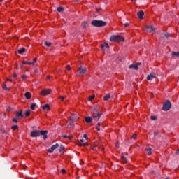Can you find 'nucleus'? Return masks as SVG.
Segmentation results:
<instances>
[{
    "instance_id": "obj_1",
    "label": "nucleus",
    "mask_w": 179,
    "mask_h": 179,
    "mask_svg": "<svg viewBox=\"0 0 179 179\" xmlns=\"http://www.w3.org/2000/svg\"><path fill=\"white\" fill-rule=\"evenodd\" d=\"M125 38L120 35H113L110 37V41L112 43H122Z\"/></svg>"
},
{
    "instance_id": "obj_2",
    "label": "nucleus",
    "mask_w": 179,
    "mask_h": 179,
    "mask_svg": "<svg viewBox=\"0 0 179 179\" xmlns=\"http://www.w3.org/2000/svg\"><path fill=\"white\" fill-rule=\"evenodd\" d=\"M48 131H39V130H34L31 132V138H37V136H40V135H44L47 134Z\"/></svg>"
},
{
    "instance_id": "obj_3",
    "label": "nucleus",
    "mask_w": 179,
    "mask_h": 179,
    "mask_svg": "<svg viewBox=\"0 0 179 179\" xmlns=\"http://www.w3.org/2000/svg\"><path fill=\"white\" fill-rule=\"evenodd\" d=\"M91 24L92 26H95V27H103L107 24L106 22L100 21V20H93Z\"/></svg>"
},
{
    "instance_id": "obj_4",
    "label": "nucleus",
    "mask_w": 179,
    "mask_h": 179,
    "mask_svg": "<svg viewBox=\"0 0 179 179\" xmlns=\"http://www.w3.org/2000/svg\"><path fill=\"white\" fill-rule=\"evenodd\" d=\"M70 120H71V122H69V124L67 125L68 128L71 127V125H73V122H76V121H78V120H79V117L76 115L72 114L70 116Z\"/></svg>"
},
{
    "instance_id": "obj_5",
    "label": "nucleus",
    "mask_w": 179,
    "mask_h": 179,
    "mask_svg": "<svg viewBox=\"0 0 179 179\" xmlns=\"http://www.w3.org/2000/svg\"><path fill=\"white\" fill-rule=\"evenodd\" d=\"M52 92V90L50 88H46L43 90L41 92H39L40 96H48L49 94H51V92Z\"/></svg>"
},
{
    "instance_id": "obj_6",
    "label": "nucleus",
    "mask_w": 179,
    "mask_h": 179,
    "mask_svg": "<svg viewBox=\"0 0 179 179\" xmlns=\"http://www.w3.org/2000/svg\"><path fill=\"white\" fill-rule=\"evenodd\" d=\"M170 108H171V103H170V101H165L162 107V110H164V111H169Z\"/></svg>"
},
{
    "instance_id": "obj_7",
    "label": "nucleus",
    "mask_w": 179,
    "mask_h": 179,
    "mask_svg": "<svg viewBox=\"0 0 179 179\" xmlns=\"http://www.w3.org/2000/svg\"><path fill=\"white\" fill-rule=\"evenodd\" d=\"M145 31L147 33H155V31H156V28L153 27L152 25H148L145 27Z\"/></svg>"
},
{
    "instance_id": "obj_8",
    "label": "nucleus",
    "mask_w": 179,
    "mask_h": 179,
    "mask_svg": "<svg viewBox=\"0 0 179 179\" xmlns=\"http://www.w3.org/2000/svg\"><path fill=\"white\" fill-rule=\"evenodd\" d=\"M91 148L92 150H99V149L102 151L104 150V147L97 145H91Z\"/></svg>"
},
{
    "instance_id": "obj_9",
    "label": "nucleus",
    "mask_w": 179,
    "mask_h": 179,
    "mask_svg": "<svg viewBox=\"0 0 179 179\" xmlns=\"http://www.w3.org/2000/svg\"><path fill=\"white\" fill-rule=\"evenodd\" d=\"M78 72H79L80 76H83V75H85V73H86V68L82 67V66L79 67Z\"/></svg>"
},
{
    "instance_id": "obj_10",
    "label": "nucleus",
    "mask_w": 179,
    "mask_h": 179,
    "mask_svg": "<svg viewBox=\"0 0 179 179\" xmlns=\"http://www.w3.org/2000/svg\"><path fill=\"white\" fill-rule=\"evenodd\" d=\"M141 65V63H137L136 64H131L129 66V69H134L135 71H138V68Z\"/></svg>"
},
{
    "instance_id": "obj_11",
    "label": "nucleus",
    "mask_w": 179,
    "mask_h": 179,
    "mask_svg": "<svg viewBox=\"0 0 179 179\" xmlns=\"http://www.w3.org/2000/svg\"><path fill=\"white\" fill-rule=\"evenodd\" d=\"M59 145H58V143H56L55 145H53L50 149L48 150V152L49 153H52V152H54V150H55V149H57V148Z\"/></svg>"
},
{
    "instance_id": "obj_12",
    "label": "nucleus",
    "mask_w": 179,
    "mask_h": 179,
    "mask_svg": "<svg viewBox=\"0 0 179 179\" xmlns=\"http://www.w3.org/2000/svg\"><path fill=\"white\" fill-rule=\"evenodd\" d=\"M101 48L103 51L106 50V48H110V45H108V43L105 42L101 45Z\"/></svg>"
},
{
    "instance_id": "obj_13",
    "label": "nucleus",
    "mask_w": 179,
    "mask_h": 179,
    "mask_svg": "<svg viewBox=\"0 0 179 179\" xmlns=\"http://www.w3.org/2000/svg\"><path fill=\"white\" fill-rule=\"evenodd\" d=\"M153 79H156V75L153 73H150L147 76V80H153Z\"/></svg>"
},
{
    "instance_id": "obj_14",
    "label": "nucleus",
    "mask_w": 179,
    "mask_h": 179,
    "mask_svg": "<svg viewBox=\"0 0 179 179\" xmlns=\"http://www.w3.org/2000/svg\"><path fill=\"white\" fill-rule=\"evenodd\" d=\"M50 105L48 103L42 106V110H43V111H50Z\"/></svg>"
},
{
    "instance_id": "obj_15",
    "label": "nucleus",
    "mask_w": 179,
    "mask_h": 179,
    "mask_svg": "<svg viewBox=\"0 0 179 179\" xmlns=\"http://www.w3.org/2000/svg\"><path fill=\"white\" fill-rule=\"evenodd\" d=\"M79 144H80V146H89V144L87 143V142H85V140L83 139H81L79 141Z\"/></svg>"
},
{
    "instance_id": "obj_16",
    "label": "nucleus",
    "mask_w": 179,
    "mask_h": 179,
    "mask_svg": "<svg viewBox=\"0 0 179 179\" xmlns=\"http://www.w3.org/2000/svg\"><path fill=\"white\" fill-rule=\"evenodd\" d=\"M145 15V13H143V11H139L137 14V16L138 17V19H143V16Z\"/></svg>"
},
{
    "instance_id": "obj_17",
    "label": "nucleus",
    "mask_w": 179,
    "mask_h": 179,
    "mask_svg": "<svg viewBox=\"0 0 179 179\" xmlns=\"http://www.w3.org/2000/svg\"><path fill=\"white\" fill-rule=\"evenodd\" d=\"M15 114L19 120H22L23 118V114L22 113V111H17Z\"/></svg>"
},
{
    "instance_id": "obj_18",
    "label": "nucleus",
    "mask_w": 179,
    "mask_h": 179,
    "mask_svg": "<svg viewBox=\"0 0 179 179\" xmlns=\"http://www.w3.org/2000/svg\"><path fill=\"white\" fill-rule=\"evenodd\" d=\"M24 97L25 99H27V100H29V99H31V93H30L29 92H27L24 94Z\"/></svg>"
},
{
    "instance_id": "obj_19",
    "label": "nucleus",
    "mask_w": 179,
    "mask_h": 179,
    "mask_svg": "<svg viewBox=\"0 0 179 179\" xmlns=\"http://www.w3.org/2000/svg\"><path fill=\"white\" fill-rule=\"evenodd\" d=\"M85 122H87V124H90V122H93V119H92L90 116H87L85 117Z\"/></svg>"
},
{
    "instance_id": "obj_20",
    "label": "nucleus",
    "mask_w": 179,
    "mask_h": 179,
    "mask_svg": "<svg viewBox=\"0 0 179 179\" xmlns=\"http://www.w3.org/2000/svg\"><path fill=\"white\" fill-rule=\"evenodd\" d=\"M145 152H146L147 155H148V156H150V155H152V148H146Z\"/></svg>"
},
{
    "instance_id": "obj_21",
    "label": "nucleus",
    "mask_w": 179,
    "mask_h": 179,
    "mask_svg": "<svg viewBox=\"0 0 179 179\" xmlns=\"http://www.w3.org/2000/svg\"><path fill=\"white\" fill-rule=\"evenodd\" d=\"M100 115H101L100 113H94L92 115L93 118H95L96 120H99L100 119Z\"/></svg>"
},
{
    "instance_id": "obj_22",
    "label": "nucleus",
    "mask_w": 179,
    "mask_h": 179,
    "mask_svg": "<svg viewBox=\"0 0 179 179\" xmlns=\"http://www.w3.org/2000/svg\"><path fill=\"white\" fill-rule=\"evenodd\" d=\"M3 89H4V90H10V87H6V83H3V86H2Z\"/></svg>"
},
{
    "instance_id": "obj_23",
    "label": "nucleus",
    "mask_w": 179,
    "mask_h": 179,
    "mask_svg": "<svg viewBox=\"0 0 179 179\" xmlns=\"http://www.w3.org/2000/svg\"><path fill=\"white\" fill-rule=\"evenodd\" d=\"M121 160L122 162V163H127V158H125V157H124V155L122 154V156H121Z\"/></svg>"
},
{
    "instance_id": "obj_24",
    "label": "nucleus",
    "mask_w": 179,
    "mask_h": 179,
    "mask_svg": "<svg viewBox=\"0 0 179 179\" xmlns=\"http://www.w3.org/2000/svg\"><path fill=\"white\" fill-rule=\"evenodd\" d=\"M24 51H26V50L24 48H22L18 50L17 52H18V54H23V52H24Z\"/></svg>"
},
{
    "instance_id": "obj_25",
    "label": "nucleus",
    "mask_w": 179,
    "mask_h": 179,
    "mask_svg": "<svg viewBox=\"0 0 179 179\" xmlns=\"http://www.w3.org/2000/svg\"><path fill=\"white\" fill-rule=\"evenodd\" d=\"M37 62V58H34L33 62H29V65H34Z\"/></svg>"
},
{
    "instance_id": "obj_26",
    "label": "nucleus",
    "mask_w": 179,
    "mask_h": 179,
    "mask_svg": "<svg viewBox=\"0 0 179 179\" xmlns=\"http://www.w3.org/2000/svg\"><path fill=\"white\" fill-rule=\"evenodd\" d=\"M110 94H108L107 95H106V96L103 97L104 101H107V100H108V99H110Z\"/></svg>"
},
{
    "instance_id": "obj_27",
    "label": "nucleus",
    "mask_w": 179,
    "mask_h": 179,
    "mask_svg": "<svg viewBox=\"0 0 179 179\" xmlns=\"http://www.w3.org/2000/svg\"><path fill=\"white\" fill-rule=\"evenodd\" d=\"M94 97H95L94 95L90 96L88 98V101H92L93 100H94Z\"/></svg>"
},
{
    "instance_id": "obj_28",
    "label": "nucleus",
    "mask_w": 179,
    "mask_h": 179,
    "mask_svg": "<svg viewBox=\"0 0 179 179\" xmlns=\"http://www.w3.org/2000/svg\"><path fill=\"white\" fill-rule=\"evenodd\" d=\"M172 57H179V52H172Z\"/></svg>"
},
{
    "instance_id": "obj_29",
    "label": "nucleus",
    "mask_w": 179,
    "mask_h": 179,
    "mask_svg": "<svg viewBox=\"0 0 179 179\" xmlns=\"http://www.w3.org/2000/svg\"><path fill=\"white\" fill-rule=\"evenodd\" d=\"M37 106L36 105V103H32L31 105V110H36V107Z\"/></svg>"
},
{
    "instance_id": "obj_30",
    "label": "nucleus",
    "mask_w": 179,
    "mask_h": 179,
    "mask_svg": "<svg viewBox=\"0 0 179 179\" xmlns=\"http://www.w3.org/2000/svg\"><path fill=\"white\" fill-rule=\"evenodd\" d=\"M150 120H152V121H156L157 120V117L155 115H152L150 117Z\"/></svg>"
},
{
    "instance_id": "obj_31",
    "label": "nucleus",
    "mask_w": 179,
    "mask_h": 179,
    "mask_svg": "<svg viewBox=\"0 0 179 179\" xmlns=\"http://www.w3.org/2000/svg\"><path fill=\"white\" fill-rule=\"evenodd\" d=\"M22 63L23 65H30V62L22 61Z\"/></svg>"
},
{
    "instance_id": "obj_32",
    "label": "nucleus",
    "mask_w": 179,
    "mask_h": 179,
    "mask_svg": "<svg viewBox=\"0 0 179 179\" xmlns=\"http://www.w3.org/2000/svg\"><path fill=\"white\" fill-rule=\"evenodd\" d=\"M17 128H18L17 125H13L11 127V129H13V131H16Z\"/></svg>"
},
{
    "instance_id": "obj_33",
    "label": "nucleus",
    "mask_w": 179,
    "mask_h": 179,
    "mask_svg": "<svg viewBox=\"0 0 179 179\" xmlns=\"http://www.w3.org/2000/svg\"><path fill=\"white\" fill-rule=\"evenodd\" d=\"M30 114H31L30 110H27L25 112V117H29Z\"/></svg>"
},
{
    "instance_id": "obj_34",
    "label": "nucleus",
    "mask_w": 179,
    "mask_h": 179,
    "mask_svg": "<svg viewBox=\"0 0 179 179\" xmlns=\"http://www.w3.org/2000/svg\"><path fill=\"white\" fill-rule=\"evenodd\" d=\"M64 8L63 7H59L57 8V12H63Z\"/></svg>"
},
{
    "instance_id": "obj_35",
    "label": "nucleus",
    "mask_w": 179,
    "mask_h": 179,
    "mask_svg": "<svg viewBox=\"0 0 179 179\" xmlns=\"http://www.w3.org/2000/svg\"><path fill=\"white\" fill-rule=\"evenodd\" d=\"M62 138H68V139L69 140V141H71V139L72 138V136H66V135H63L62 136Z\"/></svg>"
},
{
    "instance_id": "obj_36",
    "label": "nucleus",
    "mask_w": 179,
    "mask_h": 179,
    "mask_svg": "<svg viewBox=\"0 0 179 179\" xmlns=\"http://www.w3.org/2000/svg\"><path fill=\"white\" fill-rule=\"evenodd\" d=\"M45 45H46V47H50L51 46V43H50V42H45Z\"/></svg>"
},
{
    "instance_id": "obj_37",
    "label": "nucleus",
    "mask_w": 179,
    "mask_h": 179,
    "mask_svg": "<svg viewBox=\"0 0 179 179\" xmlns=\"http://www.w3.org/2000/svg\"><path fill=\"white\" fill-rule=\"evenodd\" d=\"M21 78H22V79H23V80H26V79H27V76H26V75H22V76H21Z\"/></svg>"
},
{
    "instance_id": "obj_38",
    "label": "nucleus",
    "mask_w": 179,
    "mask_h": 179,
    "mask_svg": "<svg viewBox=\"0 0 179 179\" xmlns=\"http://www.w3.org/2000/svg\"><path fill=\"white\" fill-rule=\"evenodd\" d=\"M65 97H66V96H59V100H61L62 101H64V100H65Z\"/></svg>"
},
{
    "instance_id": "obj_39",
    "label": "nucleus",
    "mask_w": 179,
    "mask_h": 179,
    "mask_svg": "<svg viewBox=\"0 0 179 179\" xmlns=\"http://www.w3.org/2000/svg\"><path fill=\"white\" fill-rule=\"evenodd\" d=\"M136 138H138V135H136V134H133V135L131 136V138H132V139H136Z\"/></svg>"
},
{
    "instance_id": "obj_40",
    "label": "nucleus",
    "mask_w": 179,
    "mask_h": 179,
    "mask_svg": "<svg viewBox=\"0 0 179 179\" xmlns=\"http://www.w3.org/2000/svg\"><path fill=\"white\" fill-rule=\"evenodd\" d=\"M66 69L67 71H71V66L67 65V66H66Z\"/></svg>"
},
{
    "instance_id": "obj_41",
    "label": "nucleus",
    "mask_w": 179,
    "mask_h": 179,
    "mask_svg": "<svg viewBox=\"0 0 179 179\" xmlns=\"http://www.w3.org/2000/svg\"><path fill=\"white\" fill-rule=\"evenodd\" d=\"M83 138H85V139H86L87 141V139H89V138L87 137V135L84 134L83 135Z\"/></svg>"
},
{
    "instance_id": "obj_42",
    "label": "nucleus",
    "mask_w": 179,
    "mask_h": 179,
    "mask_svg": "<svg viewBox=\"0 0 179 179\" xmlns=\"http://www.w3.org/2000/svg\"><path fill=\"white\" fill-rule=\"evenodd\" d=\"M47 138V133H45L43 134V139H46Z\"/></svg>"
},
{
    "instance_id": "obj_43",
    "label": "nucleus",
    "mask_w": 179,
    "mask_h": 179,
    "mask_svg": "<svg viewBox=\"0 0 179 179\" xmlns=\"http://www.w3.org/2000/svg\"><path fill=\"white\" fill-rule=\"evenodd\" d=\"M128 26H129V23L126 22V23L124 24V27H128Z\"/></svg>"
},
{
    "instance_id": "obj_44",
    "label": "nucleus",
    "mask_w": 179,
    "mask_h": 179,
    "mask_svg": "<svg viewBox=\"0 0 179 179\" xmlns=\"http://www.w3.org/2000/svg\"><path fill=\"white\" fill-rule=\"evenodd\" d=\"M61 171H62V174H65V173H66L65 169H62Z\"/></svg>"
},
{
    "instance_id": "obj_45",
    "label": "nucleus",
    "mask_w": 179,
    "mask_h": 179,
    "mask_svg": "<svg viewBox=\"0 0 179 179\" xmlns=\"http://www.w3.org/2000/svg\"><path fill=\"white\" fill-rule=\"evenodd\" d=\"M13 122H17V119L13 118Z\"/></svg>"
},
{
    "instance_id": "obj_46",
    "label": "nucleus",
    "mask_w": 179,
    "mask_h": 179,
    "mask_svg": "<svg viewBox=\"0 0 179 179\" xmlns=\"http://www.w3.org/2000/svg\"><path fill=\"white\" fill-rule=\"evenodd\" d=\"M7 81L8 82H13V80H12V78H7Z\"/></svg>"
},
{
    "instance_id": "obj_47",
    "label": "nucleus",
    "mask_w": 179,
    "mask_h": 179,
    "mask_svg": "<svg viewBox=\"0 0 179 179\" xmlns=\"http://www.w3.org/2000/svg\"><path fill=\"white\" fill-rule=\"evenodd\" d=\"M34 72L35 73H37V72H38V69H36L34 71Z\"/></svg>"
},
{
    "instance_id": "obj_48",
    "label": "nucleus",
    "mask_w": 179,
    "mask_h": 179,
    "mask_svg": "<svg viewBox=\"0 0 179 179\" xmlns=\"http://www.w3.org/2000/svg\"><path fill=\"white\" fill-rule=\"evenodd\" d=\"M116 148H120V143H116Z\"/></svg>"
},
{
    "instance_id": "obj_49",
    "label": "nucleus",
    "mask_w": 179,
    "mask_h": 179,
    "mask_svg": "<svg viewBox=\"0 0 179 179\" xmlns=\"http://www.w3.org/2000/svg\"><path fill=\"white\" fill-rule=\"evenodd\" d=\"M13 76V78H16L17 76V75L16 74V73H14Z\"/></svg>"
},
{
    "instance_id": "obj_50",
    "label": "nucleus",
    "mask_w": 179,
    "mask_h": 179,
    "mask_svg": "<svg viewBox=\"0 0 179 179\" xmlns=\"http://www.w3.org/2000/svg\"><path fill=\"white\" fill-rule=\"evenodd\" d=\"M99 126L96 127V131H100V127H99Z\"/></svg>"
},
{
    "instance_id": "obj_51",
    "label": "nucleus",
    "mask_w": 179,
    "mask_h": 179,
    "mask_svg": "<svg viewBox=\"0 0 179 179\" xmlns=\"http://www.w3.org/2000/svg\"><path fill=\"white\" fill-rule=\"evenodd\" d=\"M47 79H51V76H47Z\"/></svg>"
},
{
    "instance_id": "obj_52",
    "label": "nucleus",
    "mask_w": 179,
    "mask_h": 179,
    "mask_svg": "<svg viewBox=\"0 0 179 179\" xmlns=\"http://www.w3.org/2000/svg\"><path fill=\"white\" fill-rule=\"evenodd\" d=\"M97 125L98 127H100V125H101V123H98Z\"/></svg>"
},
{
    "instance_id": "obj_53",
    "label": "nucleus",
    "mask_w": 179,
    "mask_h": 179,
    "mask_svg": "<svg viewBox=\"0 0 179 179\" xmlns=\"http://www.w3.org/2000/svg\"><path fill=\"white\" fill-rule=\"evenodd\" d=\"M73 1H75L76 2H79V0H73Z\"/></svg>"
},
{
    "instance_id": "obj_54",
    "label": "nucleus",
    "mask_w": 179,
    "mask_h": 179,
    "mask_svg": "<svg viewBox=\"0 0 179 179\" xmlns=\"http://www.w3.org/2000/svg\"><path fill=\"white\" fill-rule=\"evenodd\" d=\"M0 2H3V0H0Z\"/></svg>"
},
{
    "instance_id": "obj_55",
    "label": "nucleus",
    "mask_w": 179,
    "mask_h": 179,
    "mask_svg": "<svg viewBox=\"0 0 179 179\" xmlns=\"http://www.w3.org/2000/svg\"><path fill=\"white\" fill-rule=\"evenodd\" d=\"M132 1H136V0H131Z\"/></svg>"
}]
</instances>
